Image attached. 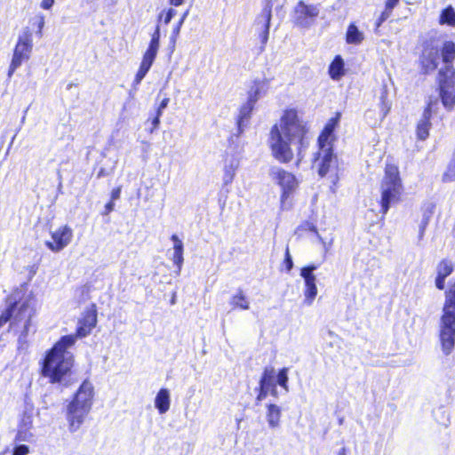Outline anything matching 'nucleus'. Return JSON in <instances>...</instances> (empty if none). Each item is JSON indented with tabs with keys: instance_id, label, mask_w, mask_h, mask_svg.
Returning <instances> with one entry per match:
<instances>
[{
	"instance_id": "obj_1",
	"label": "nucleus",
	"mask_w": 455,
	"mask_h": 455,
	"mask_svg": "<svg viewBox=\"0 0 455 455\" xmlns=\"http://www.w3.org/2000/svg\"><path fill=\"white\" fill-rule=\"evenodd\" d=\"M98 323L97 305L90 304L78 319L74 334L64 335L45 352L40 363V372L52 384L61 383L69 377L74 366V355L68 348L75 345L76 339L89 336Z\"/></svg>"
},
{
	"instance_id": "obj_2",
	"label": "nucleus",
	"mask_w": 455,
	"mask_h": 455,
	"mask_svg": "<svg viewBox=\"0 0 455 455\" xmlns=\"http://www.w3.org/2000/svg\"><path fill=\"white\" fill-rule=\"evenodd\" d=\"M308 131L307 123L303 120L297 108H285L279 123L273 124L269 131L267 146L271 156L281 164L291 163L294 158L291 143L305 146Z\"/></svg>"
},
{
	"instance_id": "obj_3",
	"label": "nucleus",
	"mask_w": 455,
	"mask_h": 455,
	"mask_svg": "<svg viewBox=\"0 0 455 455\" xmlns=\"http://www.w3.org/2000/svg\"><path fill=\"white\" fill-rule=\"evenodd\" d=\"M36 314L34 295L22 289H15L5 298V307L0 314V329L8 323L9 331L21 326L25 337L29 332Z\"/></svg>"
},
{
	"instance_id": "obj_4",
	"label": "nucleus",
	"mask_w": 455,
	"mask_h": 455,
	"mask_svg": "<svg viewBox=\"0 0 455 455\" xmlns=\"http://www.w3.org/2000/svg\"><path fill=\"white\" fill-rule=\"evenodd\" d=\"M93 396L92 385L84 380L67 405L66 419L70 432L77 431L85 421L92 410Z\"/></svg>"
},
{
	"instance_id": "obj_5",
	"label": "nucleus",
	"mask_w": 455,
	"mask_h": 455,
	"mask_svg": "<svg viewBox=\"0 0 455 455\" xmlns=\"http://www.w3.org/2000/svg\"><path fill=\"white\" fill-rule=\"evenodd\" d=\"M440 51L443 61L447 65H451L455 60V44L452 41L442 42L438 38H430L424 43L420 57V66L425 74L431 73L437 68Z\"/></svg>"
},
{
	"instance_id": "obj_6",
	"label": "nucleus",
	"mask_w": 455,
	"mask_h": 455,
	"mask_svg": "<svg viewBox=\"0 0 455 455\" xmlns=\"http://www.w3.org/2000/svg\"><path fill=\"white\" fill-rule=\"evenodd\" d=\"M288 372L287 367L280 369L277 373L273 366L265 367L259 381V387L256 388V404L266 399L268 395L276 398L278 396L277 385L288 391Z\"/></svg>"
},
{
	"instance_id": "obj_7",
	"label": "nucleus",
	"mask_w": 455,
	"mask_h": 455,
	"mask_svg": "<svg viewBox=\"0 0 455 455\" xmlns=\"http://www.w3.org/2000/svg\"><path fill=\"white\" fill-rule=\"evenodd\" d=\"M33 51V35L29 27H27L19 36L13 48L12 57L8 68L7 76L11 78L14 72L24 63L29 60Z\"/></svg>"
},
{
	"instance_id": "obj_8",
	"label": "nucleus",
	"mask_w": 455,
	"mask_h": 455,
	"mask_svg": "<svg viewBox=\"0 0 455 455\" xmlns=\"http://www.w3.org/2000/svg\"><path fill=\"white\" fill-rule=\"evenodd\" d=\"M381 197L379 201L380 212L387 213L389 204L398 192V169L394 165H387L381 181Z\"/></svg>"
},
{
	"instance_id": "obj_9",
	"label": "nucleus",
	"mask_w": 455,
	"mask_h": 455,
	"mask_svg": "<svg viewBox=\"0 0 455 455\" xmlns=\"http://www.w3.org/2000/svg\"><path fill=\"white\" fill-rule=\"evenodd\" d=\"M160 46V28L156 27L155 31L151 35V39L146 52L143 54L142 60L140 64L139 69L134 76L132 86H138L142 79L146 76L150 68L152 67Z\"/></svg>"
},
{
	"instance_id": "obj_10",
	"label": "nucleus",
	"mask_w": 455,
	"mask_h": 455,
	"mask_svg": "<svg viewBox=\"0 0 455 455\" xmlns=\"http://www.w3.org/2000/svg\"><path fill=\"white\" fill-rule=\"evenodd\" d=\"M439 327L442 350L445 355H450L455 345V313L443 311Z\"/></svg>"
},
{
	"instance_id": "obj_11",
	"label": "nucleus",
	"mask_w": 455,
	"mask_h": 455,
	"mask_svg": "<svg viewBox=\"0 0 455 455\" xmlns=\"http://www.w3.org/2000/svg\"><path fill=\"white\" fill-rule=\"evenodd\" d=\"M272 180L281 188L280 201L283 204L298 188L296 176L283 168H274L270 172Z\"/></svg>"
},
{
	"instance_id": "obj_12",
	"label": "nucleus",
	"mask_w": 455,
	"mask_h": 455,
	"mask_svg": "<svg viewBox=\"0 0 455 455\" xmlns=\"http://www.w3.org/2000/svg\"><path fill=\"white\" fill-rule=\"evenodd\" d=\"M293 24L299 28L311 27L319 15V9L315 4H307L300 0L293 9Z\"/></svg>"
},
{
	"instance_id": "obj_13",
	"label": "nucleus",
	"mask_w": 455,
	"mask_h": 455,
	"mask_svg": "<svg viewBox=\"0 0 455 455\" xmlns=\"http://www.w3.org/2000/svg\"><path fill=\"white\" fill-rule=\"evenodd\" d=\"M51 238L44 243L45 246L52 252H60L71 243L73 230L68 225H62L51 232Z\"/></svg>"
},
{
	"instance_id": "obj_14",
	"label": "nucleus",
	"mask_w": 455,
	"mask_h": 455,
	"mask_svg": "<svg viewBox=\"0 0 455 455\" xmlns=\"http://www.w3.org/2000/svg\"><path fill=\"white\" fill-rule=\"evenodd\" d=\"M317 268L315 264L307 265L300 269V276L305 282V300L311 304L317 295L316 278L314 271Z\"/></svg>"
},
{
	"instance_id": "obj_15",
	"label": "nucleus",
	"mask_w": 455,
	"mask_h": 455,
	"mask_svg": "<svg viewBox=\"0 0 455 455\" xmlns=\"http://www.w3.org/2000/svg\"><path fill=\"white\" fill-rule=\"evenodd\" d=\"M314 162L317 164V173L321 178L326 176L334 162L336 156L333 153V146L329 143L323 149L318 151L314 155Z\"/></svg>"
},
{
	"instance_id": "obj_16",
	"label": "nucleus",
	"mask_w": 455,
	"mask_h": 455,
	"mask_svg": "<svg viewBox=\"0 0 455 455\" xmlns=\"http://www.w3.org/2000/svg\"><path fill=\"white\" fill-rule=\"evenodd\" d=\"M340 116L341 114L339 112H336L335 115L331 117L323 126L317 138V146L320 150L323 149L327 145H329V143L332 145L335 140L333 132L339 124Z\"/></svg>"
},
{
	"instance_id": "obj_17",
	"label": "nucleus",
	"mask_w": 455,
	"mask_h": 455,
	"mask_svg": "<svg viewBox=\"0 0 455 455\" xmlns=\"http://www.w3.org/2000/svg\"><path fill=\"white\" fill-rule=\"evenodd\" d=\"M455 264L450 259H443L436 266L435 286L439 290H443L445 286V278L454 270Z\"/></svg>"
},
{
	"instance_id": "obj_18",
	"label": "nucleus",
	"mask_w": 455,
	"mask_h": 455,
	"mask_svg": "<svg viewBox=\"0 0 455 455\" xmlns=\"http://www.w3.org/2000/svg\"><path fill=\"white\" fill-rule=\"evenodd\" d=\"M437 100L435 101H429L423 114V118L419 122L417 126V136L419 140H426L428 137V131L430 128V116L431 113L435 110V107L437 106Z\"/></svg>"
},
{
	"instance_id": "obj_19",
	"label": "nucleus",
	"mask_w": 455,
	"mask_h": 455,
	"mask_svg": "<svg viewBox=\"0 0 455 455\" xmlns=\"http://www.w3.org/2000/svg\"><path fill=\"white\" fill-rule=\"evenodd\" d=\"M439 88L455 86V69L451 65H447L441 68L438 72Z\"/></svg>"
},
{
	"instance_id": "obj_20",
	"label": "nucleus",
	"mask_w": 455,
	"mask_h": 455,
	"mask_svg": "<svg viewBox=\"0 0 455 455\" xmlns=\"http://www.w3.org/2000/svg\"><path fill=\"white\" fill-rule=\"evenodd\" d=\"M345 73L344 60L340 55H336L329 65L328 74L332 80L339 81Z\"/></svg>"
},
{
	"instance_id": "obj_21",
	"label": "nucleus",
	"mask_w": 455,
	"mask_h": 455,
	"mask_svg": "<svg viewBox=\"0 0 455 455\" xmlns=\"http://www.w3.org/2000/svg\"><path fill=\"white\" fill-rule=\"evenodd\" d=\"M170 391L167 388H161L155 398V406L160 414L167 412L170 409Z\"/></svg>"
},
{
	"instance_id": "obj_22",
	"label": "nucleus",
	"mask_w": 455,
	"mask_h": 455,
	"mask_svg": "<svg viewBox=\"0 0 455 455\" xmlns=\"http://www.w3.org/2000/svg\"><path fill=\"white\" fill-rule=\"evenodd\" d=\"M266 418L268 426L271 428H276L280 426L282 411L281 408L275 403L267 404Z\"/></svg>"
},
{
	"instance_id": "obj_23",
	"label": "nucleus",
	"mask_w": 455,
	"mask_h": 455,
	"mask_svg": "<svg viewBox=\"0 0 455 455\" xmlns=\"http://www.w3.org/2000/svg\"><path fill=\"white\" fill-rule=\"evenodd\" d=\"M254 107V105L247 101L240 107L239 113L236 117V125L239 132L243 131V123L249 121V119L251 117Z\"/></svg>"
},
{
	"instance_id": "obj_24",
	"label": "nucleus",
	"mask_w": 455,
	"mask_h": 455,
	"mask_svg": "<svg viewBox=\"0 0 455 455\" xmlns=\"http://www.w3.org/2000/svg\"><path fill=\"white\" fill-rule=\"evenodd\" d=\"M172 241L173 242V256L172 260L174 265L178 267L179 270H180L182 264H183V243L182 241L178 237L177 235H172L171 236Z\"/></svg>"
},
{
	"instance_id": "obj_25",
	"label": "nucleus",
	"mask_w": 455,
	"mask_h": 455,
	"mask_svg": "<svg viewBox=\"0 0 455 455\" xmlns=\"http://www.w3.org/2000/svg\"><path fill=\"white\" fill-rule=\"evenodd\" d=\"M439 89L443 105L449 110L452 109L455 106V86Z\"/></svg>"
},
{
	"instance_id": "obj_26",
	"label": "nucleus",
	"mask_w": 455,
	"mask_h": 455,
	"mask_svg": "<svg viewBox=\"0 0 455 455\" xmlns=\"http://www.w3.org/2000/svg\"><path fill=\"white\" fill-rule=\"evenodd\" d=\"M363 33L358 29L355 23H350L346 32V42L349 44H358L363 40Z\"/></svg>"
},
{
	"instance_id": "obj_27",
	"label": "nucleus",
	"mask_w": 455,
	"mask_h": 455,
	"mask_svg": "<svg viewBox=\"0 0 455 455\" xmlns=\"http://www.w3.org/2000/svg\"><path fill=\"white\" fill-rule=\"evenodd\" d=\"M438 22L440 25H447L455 28V10L451 5L442 10Z\"/></svg>"
},
{
	"instance_id": "obj_28",
	"label": "nucleus",
	"mask_w": 455,
	"mask_h": 455,
	"mask_svg": "<svg viewBox=\"0 0 455 455\" xmlns=\"http://www.w3.org/2000/svg\"><path fill=\"white\" fill-rule=\"evenodd\" d=\"M262 12L265 16V23H264V29L260 33L259 38H260L261 43L263 44H265L268 39L270 21H271V17H272V4H267V6L264 7Z\"/></svg>"
},
{
	"instance_id": "obj_29",
	"label": "nucleus",
	"mask_w": 455,
	"mask_h": 455,
	"mask_svg": "<svg viewBox=\"0 0 455 455\" xmlns=\"http://www.w3.org/2000/svg\"><path fill=\"white\" fill-rule=\"evenodd\" d=\"M433 213H434V205L433 204H429L424 210L423 217H422V220H421V221L419 223V235H418L419 241H421L423 239L426 228H427V225L429 223V220H430Z\"/></svg>"
},
{
	"instance_id": "obj_30",
	"label": "nucleus",
	"mask_w": 455,
	"mask_h": 455,
	"mask_svg": "<svg viewBox=\"0 0 455 455\" xmlns=\"http://www.w3.org/2000/svg\"><path fill=\"white\" fill-rule=\"evenodd\" d=\"M230 303L234 309H249V302L242 290H238L237 292L231 298Z\"/></svg>"
},
{
	"instance_id": "obj_31",
	"label": "nucleus",
	"mask_w": 455,
	"mask_h": 455,
	"mask_svg": "<svg viewBox=\"0 0 455 455\" xmlns=\"http://www.w3.org/2000/svg\"><path fill=\"white\" fill-rule=\"evenodd\" d=\"M262 90V82L260 80H254L251 89L248 92L247 102L255 106L256 102L260 97Z\"/></svg>"
},
{
	"instance_id": "obj_32",
	"label": "nucleus",
	"mask_w": 455,
	"mask_h": 455,
	"mask_svg": "<svg viewBox=\"0 0 455 455\" xmlns=\"http://www.w3.org/2000/svg\"><path fill=\"white\" fill-rule=\"evenodd\" d=\"M443 311L455 313V283L450 287L446 293V300L443 307Z\"/></svg>"
},
{
	"instance_id": "obj_33",
	"label": "nucleus",
	"mask_w": 455,
	"mask_h": 455,
	"mask_svg": "<svg viewBox=\"0 0 455 455\" xmlns=\"http://www.w3.org/2000/svg\"><path fill=\"white\" fill-rule=\"evenodd\" d=\"M398 3V0H387L385 10L381 12L378 20L376 21V26L379 27L391 14L394 7Z\"/></svg>"
},
{
	"instance_id": "obj_34",
	"label": "nucleus",
	"mask_w": 455,
	"mask_h": 455,
	"mask_svg": "<svg viewBox=\"0 0 455 455\" xmlns=\"http://www.w3.org/2000/svg\"><path fill=\"white\" fill-rule=\"evenodd\" d=\"M398 3V0H387L385 10L381 12L378 20L376 21V26L379 27L391 14L394 7Z\"/></svg>"
},
{
	"instance_id": "obj_35",
	"label": "nucleus",
	"mask_w": 455,
	"mask_h": 455,
	"mask_svg": "<svg viewBox=\"0 0 455 455\" xmlns=\"http://www.w3.org/2000/svg\"><path fill=\"white\" fill-rule=\"evenodd\" d=\"M29 24L31 27L36 28V34L41 38L43 36V28L44 26V16L41 13L36 15L29 20Z\"/></svg>"
},
{
	"instance_id": "obj_36",
	"label": "nucleus",
	"mask_w": 455,
	"mask_h": 455,
	"mask_svg": "<svg viewBox=\"0 0 455 455\" xmlns=\"http://www.w3.org/2000/svg\"><path fill=\"white\" fill-rule=\"evenodd\" d=\"M442 180L444 182L455 181V150L453 153L452 159L451 160L447 167V170L443 174Z\"/></svg>"
},
{
	"instance_id": "obj_37",
	"label": "nucleus",
	"mask_w": 455,
	"mask_h": 455,
	"mask_svg": "<svg viewBox=\"0 0 455 455\" xmlns=\"http://www.w3.org/2000/svg\"><path fill=\"white\" fill-rule=\"evenodd\" d=\"M79 295V302H85L91 298V286L84 284L76 289Z\"/></svg>"
},
{
	"instance_id": "obj_38",
	"label": "nucleus",
	"mask_w": 455,
	"mask_h": 455,
	"mask_svg": "<svg viewBox=\"0 0 455 455\" xmlns=\"http://www.w3.org/2000/svg\"><path fill=\"white\" fill-rule=\"evenodd\" d=\"M298 231L301 232V233H313L316 235H318V230H317V228L315 227V225H314L313 223L309 222V221H304L302 222L297 228Z\"/></svg>"
},
{
	"instance_id": "obj_39",
	"label": "nucleus",
	"mask_w": 455,
	"mask_h": 455,
	"mask_svg": "<svg viewBox=\"0 0 455 455\" xmlns=\"http://www.w3.org/2000/svg\"><path fill=\"white\" fill-rule=\"evenodd\" d=\"M282 266L283 267V268L286 272H290L293 267V261H292V258L290 253V249H289L288 245H286V248H285L284 259L282 262Z\"/></svg>"
},
{
	"instance_id": "obj_40",
	"label": "nucleus",
	"mask_w": 455,
	"mask_h": 455,
	"mask_svg": "<svg viewBox=\"0 0 455 455\" xmlns=\"http://www.w3.org/2000/svg\"><path fill=\"white\" fill-rule=\"evenodd\" d=\"M235 177V170L229 166L225 169L224 173V184L228 185L232 182L233 179Z\"/></svg>"
},
{
	"instance_id": "obj_41",
	"label": "nucleus",
	"mask_w": 455,
	"mask_h": 455,
	"mask_svg": "<svg viewBox=\"0 0 455 455\" xmlns=\"http://www.w3.org/2000/svg\"><path fill=\"white\" fill-rule=\"evenodd\" d=\"M29 452L28 446L25 444H20L18 446H15L12 451V455H28Z\"/></svg>"
},
{
	"instance_id": "obj_42",
	"label": "nucleus",
	"mask_w": 455,
	"mask_h": 455,
	"mask_svg": "<svg viewBox=\"0 0 455 455\" xmlns=\"http://www.w3.org/2000/svg\"><path fill=\"white\" fill-rule=\"evenodd\" d=\"M176 14V12L170 8L168 9L165 12H164V24H168L172 19L174 17V15ZM164 15V12H162L160 15H159V19H161Z\"/></svg>"
},
{
	"instance_id": "obj_43",
	"label": "nucleus",
	"mask_w": 455,
	"mask_h": 455,
	"mask_svg": "<svg viewBox=\"0 0 455 455\" xmlns=\"http://www.w3.org/2000/svg\"><path fill=\"white\" fill-rule=\"evenodd\" d=\"M115 208V204L112 202V200H109L104 207V210L102 212V215H108Z\"/></svg>"
},
{
	"instance_id": "obj_44",
	"label": "nucleus",
	"mask_w": 455,
	"mask_h": 455,
	"mask_svg": "<svg viewBox=\"0 0 455 455\" xmlns=\"http://www.w3.org/2000/svg\"><path fill=\"white\" fill-rule=\"evenodd\" d=\"M120 195H121V188L120 187H116L115 188L112 189L111 191V198L110 200H112V202H114L115 200L118 199L120 197Z\"/></svg>"
},
{
	"instance_id": "obj_45",
	"label": "nucleus",
	"mask_w": 455,
	"mask_h": 455,
	"mask_svg": "<svg viewBox=\"0 0 455 455\" xmlns=\"http://www.w3.org/2000/svg\"><path fill=\"white\" fill-rule=\"evenodd\" d=\"M54 4V0H42L40 6L44 10H50Z\"/></svg>"
},
{
	"instance_id": "obj_46",
	"label": "nucleus",
	"mask_w": 455,
	"mask_h": 455,
	"mask_svg": "<svg viewBox=\"0 0 455 455\" xmlns=\"http://www.w3.org/2000/svg\"><path fill=\"white\" fill-rule=\"evenodd\" d=\"M161 116H162V114L159 113V111H156V116H154V118L152 120V124H153L152 130H155L158 127V125L160 124Z\"/></svg>"
},
{
	"instance_id": "obj_47",
	"label": "nucleus",
	"mask_w": 455,
	"mask_h": 455,
	"mask_svg": "<svg viewBox=\"0 0 455 455\" xmlns=\"http://www.w3.org/2000/svg\"><path fill=\"white\" fill-rule=\"evenodd\" d=\"M169 101H170V99H169V98H167V97L164 98V99L161 100V102H160V104H159V106H158V108H157L156 111H159V113H161V114H162L163 109H164V108L167 107V105L169 104Z\"/></svg>"
},
{
	"instance_id": "obj_48",
	"label": "nucleus",
	"mask_w": 455,
	"mask_h": 455,
	"mask_svg": "<svg viewBox=\"0 0 455 455\" xmlns=\"http://www.w3.org/2000/svg\"><path fill=\"white\" fill-rule=\"evenodd\" d=\"M27 437H28L27 431L19 430L15 436V441H18V442L25 441V440H27Z\"/></svg>"
},
{
	"instance_id": "obj_49",
	"label": "nucleus",
	"mask_w": 455,
	"mask_h": 455,
	"mask_svg": "<svg viewBox=\"0 0 455 455\" xmlns=\"http://www.w3.org/2000/svg\"><path fill=\"white\" fill-rule=\"evenodd\" d=\"M107 175H108V172H107V170L105 168L102 167L97 172V179L106 177Z\"/></svg>"
},
{
	"instance_id": "obj_50",
	"label": "nucleus",
	"mask_w": 455,
	"mask_h": 455,
	"mask_svg": "<svg viewBox=\"0 0 455 455\" xmlns=\"http://www.w3.org/2000/svg\"><path fill=\"white\" fill-rule=\"evenodd\" d=\"M188 11H187V12H185L183 13V15L181 16V18H180V21L178 22V25H177V30H179V29H180V26H181V25H182V23L184 22V20H185L186 17L188 16Z\"/></svg>"
},
{
	"instance_id": "obj_51",
	"label": "nucleus",
	"mask_w": 455,
	"mask_h": 455,
	"mask_svg": "<svg viewBox=\"0 0 455 455\" xmlns=\"http://www.w3.org/2000/svg\"><path fill=\"white\" fill-rule=\"evenodd\" d=\"M184 3V0H169V4L173 6H180Z\"/></svg>"
},
{
	"instance_id": "obj_52",
	"label": "nucleus",
	"mask_w": 455,
	"mask_h": 455,
	"mask_svg": "<svg viewBox=\"0 0 455 455\" xmlns=\"http://www.w3.org/2000/svg\"><path fill=\"white\" fill-rule=\"evenodd\" d=\"M337 455H349V450L346 447H342L337 453Z\"/></svg>"
},
{
	"instance_id": "obj_53",
	"label": "nucleus",
	"mask_w": 455,
	"mask_h": 455,
	"mask_svg": "<svg viewBox=\"0 0 455 455\" xmlns=\"http://www.w3.org/2000/svg\"><path fill=\"white\" fill-rule=\"evenodd\" d=\"M452 234L455 236V223H454V226H453V228H452Z\"/></svg>"
}]
</instances>
